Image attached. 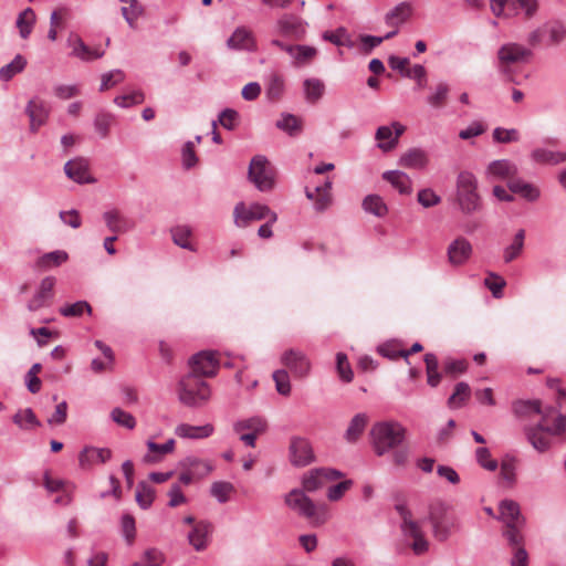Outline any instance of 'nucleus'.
Listing matches in <instances>:
<instances>
[{"mask_svg":"<svg viewBox=\"0 0 566 566\" xmlns=\"http://www.w3.org/2000/svg\"><path fill=\"white\" fill-rule=\"evenodd\" d=\"M282 364L289 368L295 377L303 378L311 370V363L307 356L298 349H289L281 357Z\"/></svg>","mask_w":566,"mask_h":566,"instance_id":"11","label":"nucleus"},{"mask_svg":"<svg viewBox=\"0 0 566 566\" xmlns=\"http://www.w3.org/2000/svg\"><path fill=\"white\" fill-rule=\"evenodd\" d=\"M363 209L378 218H384L388 213V207L378 195H368L363 200Z\"/></svg>","mask_w":566,"mask_h":566,"instance_id":"30","label":"nucleus"},{"mask_svg":"<svg viewBox=\"0 0 566 566\" xmlns=\"http://www.w3.org/2000/svg\"><path fill=\"white\" fill-rule=\"evenodd\" d=\"M285 504L298 515L304 516L308 520H313L315 523H323L317 516V507L314 502L300 489H293L290 491L284 499Z\"/></svg>","mask_w":566,"mask_h":566,"instance_id":"8","label":"nucleus"},{"mask_svg":"<svg viewBox=\"0 0 566 566\" xmlns=\"http://www.w3.org/2000/svg\"><path fill=\"white\" fill-rule=\"evenodd\" d=\"M455 202L463 214L480 212L483 208L478 192V180L470 171H461L457 177Z\"/></svg>","mask_w":566,"mask_h":566,"instance_id":"2","label":"nucleus"},{"mask_svg":"<svg viewBox=\"0 0 566 566\" xmlns=\"http://www.w3.org/2000/svg\"><path fill=\"white\" fill-rule=\"evenodd\" d=\"M190 371L187 375H193L202 379L203 377H213L217 375L220 363L217 353L213 350H202L189 358Z\"/></svg>","mask_w":566,"mask_h":566,"instance_id":"7","label":"nucleus"},{"mask_svg":"<svg viewBox=\"0 0 566 566\" xmlns=\"http://www.w3.org/2000/svg\"><path fill=\"white\" fill-rule=\"evenodd\" d=\"M252 33L245 28H238L227 41L231 50H251L253 46Z\"/></svg>","mask_w":566,"mask_h":566,"instance_id":"28","label":"nucleus"},{"mask_svg":"<svg viewBox=\"0 0 566 566\" xmlns=\"http://www.w3.org/2000/svg\"><path fill=\"white\" fill-rule=\"evenodd\" d=\"M276 30L283 36L301 40L305 35V23L296 15L283 14L276 21Z\"/></svg>","mask_w":566,"mask_h":566,"instance_id":"14","label":"nucleus"},{"mask_svg":"<svg viewBox=\"0 0 566 566\" xmlns=\"http://www.w3.org/2000/svg\"><path fill=\"white\" fill-rule=\"evenodd\" d=\"M417 200L423 208H431L440 203L441 197L432 189L426 188L418 192Z\"/></svg>","mask_w":566,"mask_h":566,"instance_id":"59","label":"nucleus"},{"mask_svg":"<svg viewBox=\"0 0 566 566\" xmlns=\"http://www.w3.org/2000/svg\"><path fill=\"white\" fill-rule=\"evenodd\" d=\"M323 485L324 481L321 475L319 469H314L303 476L301 490L304 491V493L306 494V492L317 491Z\"/></svg>","mask_w":566,"mask_h":566,"instance_id":"45","label":"nucleus"},{"mask_svg":"<svg viewBox=\"0 0 566 566\" xmlns=\"http://www.w3.org/2000/svg\"><path fill=\"white\" fill-rule=\"evenodd\" d=\"M273 380L275 381V387L280 395L289 396L291 394V382L286 370H275L273 373Z\"/></svg>","mask_w":566,"mask_h":566,"instance_id":"54","label":"nucleus"},{"mask_svg":"<svg viewBox=\"0 0 566 566\" xmlns=\"http://www.w3.org/2000/svg\"><path fill=\"white\" fill-rule=\"evenodd\" d=\"M211 532V524L207 522L197 523L192 531L188 534L189 544L193 546L196 551H202L207 546V537Z\"/></svg>","mask_w":566,"mask_h":566,"instance_id":"27","label":"nucleus"},{"mask_svg":"<svg viewBox=\"0 0 566 566\" xmlns=\"http://www.w3.org/2000/svg\"><path fill=\"white\" fill-rule=\"evenodd\" d=\"M411 11L412 8L410 3L401 2L386 14V22L391 25L402 23L410 17Z\"/></svg>","mask_w":566,"mask_h":566,"instance_id":"36","label":"nucleus"},{"mask_svg":"<svg viewBox=\"0 0 566 566\" xmlns=\"http://www.w3.org/2000/svg\"><path fill=\"white\" fill-rule=\"evenodd\" d=\"M406 535H409L413 538V543L411 545L412 551L416 555H421L426 553L429 548V543L424 538L418 523L411 524L410 527H408Z\"/></svg>","mask_w":566,"mask_h":566,"instance_id":"37","label":"nucleus"},{"mask_svg":"<svg viewBox=\"0 0 566 566\" xmlns=\"http://www.w3.org/2000/svg\"><path fill=\"white\" fill-rule=\"evenodd\" d=\"M515 460L513 458L506 457L501 462V476L504 481L507 482L510 486H512L515 483L516 475H515Z\"/></svg>","mask_w":566,"mask_h":566,"instance_id":"55","label":"nucleus"},{"mask_svg":"<svg viewBox=\"0 0 566 566\" xmlns=\"http://www.w3.org/2000/svg\"><path fill=\"white\" fill-rule=\"evenodd\" d=\"M238 118L239 114L235 109L226 108L220 113L218 122L223 128L232 130L237 125Z\"/></svg>","mask_w":566,"mask_h":566,"instance_id":"64","label":"nucleus"},{"mask_svg":"<svg viewBox=\"0 0 566 566\" xmlns=\"http://www.w3.org/2000/svg\"><path fill=\"white\" fill-rule=\"evenodd\" d=\"M517 167L507 159L492 161L486 169L488 175L495 179L513 178L517 174Z\"/></svg>","mask_w":566,"mask_h":566,"instance_id":"22","label":"nucleus"},{"mask_svg":"<svg viewBox=\"0 0 566 566\" xmlns=\"http://www.w3.org/2000/svg\"><path fill=\"white\" fill-rule=\"evenodd\" d=\"M54 285L55 279L53 276H45L41 281L38 292L28 303V310L34 312L48 306L53 297Z\"/></svg>","mask_w":566,"mask_h":566,"instance_id":"15","label":"nucleus"},{"mask_svg":"<svg viewBox=\"0 0 566 566\" xmlns=\"http://www.w3.org/2000/svg\"><path fill=\"white\" fill-rule=\"evenodd\" d=\"M214 431L211 423L203 426H191L188 423H181L176 428V434L180 438L187 439H203L210 437Z\"/></svg>","mask_w":566,"mask_h":566,"instance_id":"20","label":"nucleus"},{"mask_svg":"<svg viewBox=\"0 0 566 566\" xmlns=\"http://www.w3.org/2000/svg\"><path fill=\"white\" fill-rule=\"evenodd\" d=\"M496 55L500 72L504 75H509L510 81H513L510 66L512 64L530 62L533 56V52L522 44L509 42L499 48Z\"/></svg>","mask_w":566,"mask_h":566,"instance_id":"4","label":"nucleus"},{"mask_svg":"<svg viewBox=\"0 0 566 566\" xmlns=\"http://www.w3.org/2000/svg\"><path fill=\"white\" fill-rule=\"evenodd\" d=\"M368 418L365 413H357L353 417L348 428L345 431V439L349 443H354L358 440L360 434L364 432Z\"/></svg>","mask_w":566,"mask_h":566,"instance_id":"29","label":"nucleus"},{"mask_svg":"<svg viewBox=\"0 0 566 566\" xmlns=\"http://www.w3.org/2000/svg\"><path fill=\"white\" fill-rule=\"evenodd\" d=\"M268 427V421L260 416L241 419L233 423V430L237 433H241L245 430L251 433H264Z\"/></svg>","mask_w":566,"mask_h":566,"instance_id":"25","label":"nucleus"},{"mask_svg":"<svg viewBox=\"0 0 566 566\" xmlns=\"http://www.w3.org/2000/svg\"><path fill=\"white\" fill-rule=\"evenodd\" d=\"M34 23L35 14L31 8L19 13L15 24L22 39H27L31 34Z\"/></svg>","mask_w":566,"mask_h":566,"instance_id":"33","label":"nucleus"},{"mask_svg":"<svg viewBox=\"0 0 566 566\" xmlns=\"http://www.w3.org/2000/svg\"><path fill=\"white\" fill-rule=\"evenodd\" d=\"M507 187L513 193H517L522 198L531 202L536 201L541 195L538 188L522 179H510L507 182Z\"/></svg>","mask_w":566,"mask_h":566,"instance_id":"24","label":"nucleus"},{"mask_svg":"<svg viewBox=\"0 0 566 566\" xmlns=\"http://www.w3.org/2000/svg\"><path fill=\"white\" fill-rule=\"evenodd\" d=\"M112 458V451L107 448L85 447L78 455L82 468L92 465L95 462L105 463Z\"/></svg>","mask_w":566,"mask_h":566,"instance_id":"18","label":"nucleus"},{"mask_svg":"<svg viewBox=\"0 0 566 566\" xmlns=\"http://www.w3.org/2000/svg\"><path fill=\"white\" fill-rule=\"evenodd\" d=\"M304 94L305 99L311 103H317L325 92L324 83L318 78H307L304 81Z\"/></svg>","mask_w":566,"mask_h":566,"instance_id":"31","label":"nucleus"},{"mask_svg":"<svg viewBox=\"0 0 566 566\" xmlns=\"http://www.w3.org/2000/svg\"><path fill=\"white\" fill-rule=\"evenodd\" d=\"M513 411L520 417L542 413V403L541 400H517L513 403Z\"/></svg>","mask_w":566,"mask_h":566,"instance_id":"40","label":"nucleus"},{"mask_svg":"<svg viewBox=\"0 0 566 566\" xmlns=\"http://www.w3.org/2000/svg\"><path fill=\"white\" fill-rule=\"evenodd\" d=\"M111 418L118 426H122L126 429L132 430L136 427V420H135L134 416L118 407L114 408L111 411Z\"/></svg>","mask_w":566,"mask_h":566,"instance_id":"51","label":"nucleus"},{"mask_svg":"<svg viewBox=\"0 0 566 566\" xmlns=\"http://www.w3.org/2000/svg\"><path fill=\"white\" fill-rule=\"evenodd\" d=\"M65 175L77 184H93L95 178L90 175V164L86 158L77 157L64 165Z\"/></svg>","mask_w":566,"mask_h":566,"instance_id":"13","label":"nucleus"},{"mask_svg":"<svg viewBox=\"0 0 566 566\" xmlns=\"http://www.w3.org/2000/svg\"><path fill=\"white\" fill-rule=\"evenodd\" d=\"M233 218L237 227L245 228L252 221H259L266 218H270L271 222H276L277 214L266 205L255 202L247 206L244 202H239L234 207Z\"/></svg>","mask_w":566,"mask_h":566,"instance_id":"5","label":"nucleus"},{"mask_svg":"<svg viewBox=\"0 0 566 566\" xmlns=\"http://www.w3.org/2000/svg\"><path fill=\"white\" fill-rule=\"evenodd\" d=\"M450 92V87L447 83L440 82L432 91L430 95L427 97V102L433 108H441L444 106L448 95Z\"/></svg>","mask_w":566,"mask_h":566,"instance_id":"41","label":"nucleus"},{"mask_svg":"<svg viewBox=\"0 0 566 566\" xmlns=\"http://www.w3.org/2000/svg\"><path fill=\"white\" fill-rule=\"evenodd\" d=\"M147 448L151 453L155 454H145L143 458V461L147 464L159 462L163 458V455L171 453L175 449V440L169 439L163 444H158L154 442L153 440L147 441Z\"/></svg>","mask_w":566,"mask_h":566,"instance_id":"26","label":"nucleus"},{"mask_svg":"<svg viewBox=\"0 0 566 566\" xmlns=\"http://www.w3.org/2000/svg\"><path fill=\"white\" fill-rule=\"evenodd\" d=\"M276 127L290 136L297 135L302 129L301 120L293 114H283L282 118L276 122Z\"/></svg>","mask_w":566,"mask_h":566,"instance_id":"44","label":"nucleus"},{"mask_svg":"<svg viewBox=\"0 0 566 566\" xmlns=\"http://www.w3.org/2000/svg\"><path fill=\"white\" fill-rule=\"evenodd\" d=\"M125 78L124 73L120 70H113L111 72L104 73L102 75V82L99 86V91H106L109 87L123 82Z\"/></svg>","mask_w":566,"mask_h":566,"instance_id":"61","label":"nucleus"},{"mask_svg":"<svg viewBox=\"0 0 566 566\" xmlns=\"http://www.w3.org/2000/svg\"><path fill=\"white\" fill-rule=\"evenodd\" d=\"M284 91V81L280 75H272L266 88V95L270 99H279Z\"/></svg>","mask_w":566,"mask_h":566,"instance_id":"58","label":"nucleus"},{"mask_svg":"<svg viewBox=\"0 0 566 566\" xmlns=\"http://www.w3.org/2000/svg\"><path fill=\"white\" fill-rule=\"evenodd\" d=\"M500 518L505 525L516 523H524V517L521 515L520 505L513 500H503L499 505Z\"/></svg>","mask_w":566,"mask_h":566,"instance_id":"21","label":"nucleus"},{"mask_svg":"<svg viewBox=\"0 0 566 566\" xmlns=\"http://www.w3.org/2000/svg\"><path fill=\"white\" fill-rule=\"evenodd\" d=\"M211 397V390L207 381L186 375L178 385V398L187 407L198 408L206 405Z\"/></svg>","mask_w":566,"mask_h":566,"instance_id":"3","label":"nucleus"},{"mask_svg":"<svg viewBox=\"0 0 566 566\" xmlns=\"http://www.w3.org/2000/svg\"><path fill=\"white\" fill-rule=\"evenodd\" d=\"M12 421L23 430H29L41 426V422L38 420L35 413L31 408L19 410L13 416Z\"/></svg>","mask_w":566,"mask_h":566,"instance_id":"34","label":"nucleus"},{"mask_svg":"<svg viewBox=\"0 0 566 566\" xmlns=\"http://www.w3.org/2000/svg\"><path fill=\"white\" fill-rule=\"evenodd\" d=\"M103 218L106 222V226L108 227V229L113 232H122L123 231V222H124V219L122 218V216L119 214V212L117 210H111V211H106L104 212L103 214Z\"/></svg>","mask_w":566,"mask_h":566,"instance_id":"63","label":"nucleus"},{"mask_svg":"<svg viewBox=\"0 0 566 566\" xmlns=\"http://www.w3.org/2000/svg\"><path fill=\"white\" fill-rule=\"evenodd\" d=\"M427 164L428 156L420 148H410L399 159V165L408 169H423Z\"/></svg>","mask_w":566,"mask_h":566,"instance_id":"23","label":"nucleus"},{"mask_svg":"<svg viewBox=\"0 0 566 566\" xmlns=\"http://www.w3.org/2000/svg\"><path fill=\"white\" fill-rule=\"evenodd\" d=\"M336 369L339 375V378L345 382H350L354 378V373L352 370L350 364L346 354L337 353L336 355Z\"/></svg>","mask_w":566,"mask_h":566,"instance_id":"50","label":"nucleus"},{"mask_svg":"<svg viewBox=\"0 0 566 566\" xmlns=\"http://www.w3.org/2000/svg\"><path fill=\"white\" fill-rule=\"evenodd\" d=\"M42 369V366L40 363H35L31 366L29 371L25 376V384L28 387V390L31 394H36L41 389V379L36 376Z\"/></svg>","mask_w":566,"mask_h":566,"instance_id":"53","label":"nucleus"},{"mask_svg":"<svg viewBox=\"0 0 566 566\" xmlns=\"http://www.w3.org/2000/svg\"><path fill=\"white\" fill-rule=\"evenodd\" d=\"M84 312H92V307L86 301H77L73 304H66L60 308V314L65 317L81 316Z\"/></svg>","mask_w":566,"mask_h":566,"instance_id":"49","label":"nucleus"},{"mask_svg":"<svg viewBox=\"0 0 566 566\" xmlns=\"http://www.w3.org/2000/svg\"><path fill=\"white\" fill-rule=\"evenodd\" d=\"M475 458L478 463L489 470V471H495L497 469V461L491 459L490 450L485 447L478 448L475 451Z\"/></svg>","mask_w":566,"mask_h":566,"instance_id":"57","label":"nucleus"},{"mask_svg":"<svg viewBox=\"0 0 566 566\" xmlns=\"http://www.w3.org/2000/svg\"><path fill=\"white\" fill-rule=\"evenodd\" d=\"M382 179L388 181L401 195L412 192V182L410 177L400 170H388L382 174Z\"/></svg>","mask_w":566,"mask_h":566,"instance_id":"19","label":"nucleus"},{"mask_svg":"<svg viewBox=\"0 0 566 566\" xmlns=\"http://www.w3.org/2000/svg\"><path fill=\"white\" fill-rule=\"evenodd\" d=\"M525 231L520 229L515 235L513 242L504 249L503 259L505 263H510L515 260L522 252L524 247Z\"/></svg>","mask_w":566,"mask_h":566,"instance_id":"35","label":"nucleus"},{"mask_svg":"<svg viewBox=\"0 0 566 566\" xmlns=\"http://www.w3.org/2000/svg\"><path fill=\"white\" fill-rule=\"evenodd\" d=\"M377 353L385 358L396 360L400 357L403 358V349L400 348L397 342H387L377 347Z\"/></svg>","mask_w":566,"mask_h":566,"instance_id":"52","label":"nucleus"},{"mask_svg":"<svg viewBox=\"0 0 566 566\" xmlns=\"http://www.w3.org/2000/svg\"><path fill=\"white\" fill-rule=\"evenodd\" d=\"M473 253V247L471 242L460 235L457 237L447 248L448 262L452 266H461L465 264Z\"/></svg>","mask_w":566,"mask_h":566,"instance_id":"10","label":"nucleus"},{"mask_svg":"<svg viewBox=\"0 0 566 566\" xmlns=\"http://www.w3.org/2000/svg\"><path fill=\"white\" fill-rule=\"evenodd\" d=\"M72 54L83 61H92L102 57L104 55V51L91 49L82 41L81 38L76 36L73 42Z\"/></svg>","mask_w":566,"mask_h":566,"instance_id":"32","label":"nucleus"},{"mask_svg":"<svg viewBox=\"0 0 566 566\" xmlns=\"http://www.w3.org/2000/svg\"><path fill=\"white\" fill-rule=\"evenodd\" d=\"M25 113L30 118V128L35 132L40 126H42L49 116V109L45 103L39 98H32L29 101Z\"/></svg>","mask_w":566,"mask_h":566,"instance_id":"17","label":"nucleus"},{"mask_svg":"<svg viewBox=\"0 0 566 566\" xmlns=\"http://www.w3.org/2000/svg\"><path fill=\"white\" fill-rule=\"evenodd\" d=\"M316 53L317 51L313 46L295 45V51L292 57L297 64H305L310 62L316 55Z\"/></svg>","mask_w":566,"mask_h":566,"instance_id":"60","label":"nucleus"},{"mask_svg":"<svg viewBox=\"0 0 566 566\" xmlns=\"http://www.w3.org/2000/svg\"><path fill=\"white\" fill-rule=\"evenodd\" d=\"M248 178L260 191L273 189L274 170L265 156L256 155L251 159Z\"/></svg>","mask_w":566,"mask_h":566,"instance_id":"6","label":"nucleus"},{"mask_svg":"<svg viewBox=\"0 0 566 566\" xmlns=\"http://www.w3.org/2000/svg\"><path fill=\"white\" fill-rule=\"evenodd\" d=\"M406 428L396 421L377 422L370 430L374 451L377 455H384L398 448L406 439Z\"/></svg>","mask_w":566,"mask_h":566,"instance_id":"1","label":"nucleus"},{"mask_svg":"<svg viewBox=\"0 0 566 566\" xmlns=\"http://www.w3.org/2000/svg\"><path fill=\"white\" fill-rule=\"evenodd\" d=\"M154 499H155L154 488L150 486L147 482L140 481L137 484V490H136V502L138 503V505L142 509L147 510L151 506Z\"/></svg>","mask_w":566,"mask_h":566,"instance_id":"38","label":"nucleus"},{"mask_svg":"<svg viewBox=\"0 0 566 566\" xmlns=\"http://www.w3.org/2000/svg\"><path fill=\"white\" fill-rule=\"evenodd\" d=\"M289 459L292 465L302 468L314 460V451L310 441L302 437H292L289 447Z\"/></svg>","mask_w":566,"mask_h":566,"instance_id":"9","label":"nucleus"},{"mask_svg":"<svg viewBox=\"0 0 566 566\" xmlns=\"http://www.w3.org/2000/svg\"><path fill=\"white\" fill-rule=\"evenodd\" d=\"M406 127L394 122L391 126H380L376 130V139L379 140L378 147L384 151L394 149L398 144V138L405 133Z\"/></svg>","mask_w":566,"mask_h":566,"instance_id":"12","label":"nucleus"},{"mask_svg":"<svg viewBox=\"0 0 566 566\" xmlns=\"http://www.w3.org/2000/svg\"><path fill=\"white\" fill-rule=\"evenodd\" d=\"M493 139L496 143L507 144L512 142H517L520 139L518 130L515 128L505 129L502 127H496L493 130Z\"/></svg>","mask_w":566,"mask_h":566,"instance_id":"56","label":"nucleus"},{"mask_svg":"<svg viewBox=\"0 0 566 566\" xmlns=\"http://www.w3.org/2000/svg\"><path fill=\"white\" fill-rule=\"evenodd\" d=\"M524 432L527 441L538 452H545L549 449L551 440L546 436L547 432L543 422H538L535 426L525 427Z\"/></svg>","mask_w":566,"mask_h":566,"instance_id":"16","label":"nucleus"},{"mask_svg":"<svg viewBox=\"0 0 566 566\" xmlns=\"http://www.w3.org/2000/svg\"><path fill=\"white\" fill-rule=\"evenodd\" d=\"M523 525H524V523L506 525V531L503 533L504 536L507 538L509 543L512 546H514L515 548L518 546H522L523 536H522L520 530Z\"/></svg>","mask_w":566,"mask_h":566,"instance_id":"62","label":"nucleus"},{"mask_svg":"<svg viewBox=\"0 0 566 566\" xmlns=\"http://www.w3.org/2000/svg\"><path fill=\"white\" fill-rule=\"evenodd\" d=\"M234 491V486L230 482L219 481L211 485L210 492L219 503H226L229 500L230 493Z\"/></svg>","mask_w":566,"mask_h":566,"instance_id":"47","label":"nucleus"},{"mask_svg":"<svg viewBox=\"0 0 566 566\" xmlns=\"http://www.w3.org/2000/svg\"><path fill=\"white\" fill-rule=\"evenodd\" d=\"M172 240L175 244L179 245L182 249L193 250L192 245L189 242V238L191 234V230L187 226H178L171 230Z\"/></svg>","mask_w":566,"mask_h":566,"instance_id":"48","label":"nucleus"},{"mask_svg":"<svg viewBox=\"0 0 566 566\" xmlns=\"http://www.w3.org/2000/svg\"><path fill=\"white\" fill-rule=\"evenodd\" d=\"M532 158L537 163L556 165L566 161V154L537 148L532 151Z\"/></svg>","mask_w":566,"mask_h":566,"instance_id":"42","label":"nucleus"},{"mask_svg":"<svg viewBox=\"0 0 566 566\" xmlns=\"http://www.w3.org/2000/svg\"><path fill=\"white\" fill-rule=\"evenodd\" d=\"M471 389L467 382H458L455 385L454 392L448 399V406L450 408L461 407L469 399Z\"/></svg>","mask_w":566,"mask_h":566,"instance_id":"43","label":"nucleus"},{"mask_svg":"<svg viewBox=\"0 0 566 566\" xmlns=\"http://www.w3.org/2000/svg\"><path fill=\"white\" fill-rule=\"evenodd\" d=\"M114 122V116L109 113H98L94 118V127L101 138H106L109 134V128Z\"/></svg>","mask_w":566,"mask_h":566,"instance_id":"46","label":"nucleus"},{"mask_svg":"<svg viewBox=\"0 0 566 566\" xmlns=\"http://www.w3.org/2000/svg\"><path fill=\"white\" fill-rule=\"evenodd\" d=\"M25 65L27 60L21 54H17L9 64L0 69V80L4 82L11 80L15 74L22 72Z\"/></svg>","mask_w":566,"mask_h":566,"instance_id":"39","label":"nucleus"}]
</instances>
